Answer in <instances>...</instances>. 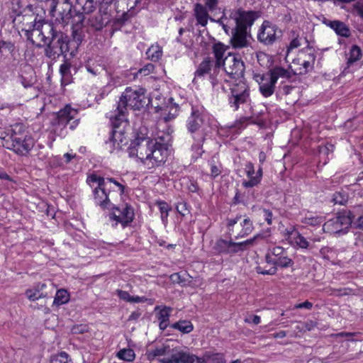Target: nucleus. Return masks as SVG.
Listing matches in <instances>:
<instances>
[{"mask_svg": "<svg viewBox=\"0 0 363 363\" xmlns=\"http://www.w3.org/2000/svg\"><path fill=\"white\" fill-rule=\"evenodd\" d=\"M267 73L272 77L276 83L279 78L290 79L294 74L291 69H286L279 66H276L274 68L270 69Z\"/></svg>", "mask_w": 363, "mask_h": 363, "instance_id": "obj_28", "label": "nucleus"}, {"mask_svg": "<svg viewBox=\"0 0 363 363\" xmlns=\"http://www.w3.org/2000/svg\"><path fill=\"white\" fill-rule=\"evenodd\" d=\"M362 57V50L357 45L352 46L350 50L349 57L347 58V67H350L354 62H357Z\"/></svg>", "mask_w": 363, "mask_h": 363, "instance_id": "obj_36", "label": "nucleus"}, {"mask_svg": "<svg viewBox=\"0 0 363 363\" xmlns=\"http://www.w3.org/2000/svg\"><path fill=\"white\" fill-rule=\"evenodd\" d=\"M77 110L72 108L69 106H66L54 115V118L51 121L53 127L63 128L67 125L69 128L73 130L79 124V119L77 118Z\"/></svg>", "mask_w": 363, "mask_h": 363, "instance_id": "obj_14", "label": "nucleus"}, {"mask_svg": "<svg viewBox=\"0 0 363 363\" xmlns=\"http://www.w3.org/2000/svg\"><path fill=\"white\" fill-rule=\"evenodd\" d=\"M174 350H175V348L171 349L169 345H164L155 348L150 352L149 356L152 357V358H157L159 362L163 363V359L168 360L170 359L171 354Z\"/></svg>", "mask_w": 363, "mask_h": 363, "instance_id": "obj_25", "label": "nucleus"}, {"mask_svg": "<svg viewBox=\"0 0 363 363\" xmlns=\"http://www.w3.org/2000/svg\"><path fill=\"white\" fill-rule=\"evenodd\" d=\"M272 257H281L284 253V248L281 247H274L269 250Z\"/></svg>", "mask_w": 363, "mask_h": 363, "instance_id": "obj_62", "label": "nucleus"}, {"mask_svg": "<svg viewBox=\"0 0 363 363\" xmlns=\"http://www.w3.org/2000/svg\"><path fill=\"white\" fill-rule=\"evenodd\" d=\"M155 69V66L152 63H148L143 68L138 70V73L144 76L148 75L152 73Z\"/></svg>", "mask_w": 363, "mask_h": 363, "instance_id": "obj_59", "label": "nucleus"}, {"mask_svg": "<svg viewBox=\"0 0 363 363\" xmlns=\"http://www.w3.org/2000/svg\"><path fill=\"white\" fill-rule=\"evenodd\" d=\"M50 363H72L67 353L62 352L52 357Z\"/></svg>", "mask_w": 363, "mask_h": 363, "instance_id": "obj_45", "label": "nucleus"}, {"mask_svg": "<svg viewBox=\"0 0 363 363\" xmlns=\"http://www.w3.org/2000/svg\"><path fill=\"white\" fill-rule=\"evenodd\" d=\"M116 294L121 299L127 302H131L132 296L128 292L118 289L116 290Z\"/></svg>", "mask_w": 363, "mask_h": 363, "instance_id": "obj_61", "label": "nucleus"}, {"mask_svg": "<svg viewBox=\"0 0 363 363\" xmlns=\"http://www.w3.org/2000/svg\"><path fill=\"white\" fill-rule=\"evenodd\" d=\"M218 1L219 0H204V6L210 12H213L218 9Z\"/></svg>", "mask_w": 363, "mask_h": 363, "instance_id": "obj_56", "label": "nucleus"}, {"mask_svg": "<svg viewBox=\"0 0 363 363\" xmlns=\"http://www.w3.org/2000/svg\"><path fill=\"white\" fill-rule=\"evenodd\" d=\"M228 233L233 235L235 239L245 238L254 230L253 223L246 215H237L227 219Z\"/></svg>", "mask_w": 363, "mask_h": 363, "instance_id": "obj_10", "label": "nucleus"}, {"mask_svg": "<svg viewBox=\"0 0 363 363\" xmlns=\"http://www.w3.org/2000/svg\"><path fill=\"white\" fill-rule=\"evenodd\" d=\"M52 23L45 21H35L28 26V28L22 29L26 39L37 48H42L52 30Z\"/></svg>", "mask_w": 363, "mask_h": 363, "instance_id": "obj_7", "label": "nucleus"}, {"mask_svg": "<svg viewBox=\"0 0 363 363\" xmlns=\"http://www.w3.org/2000/svg\"><path fill=\"white\" fill-rule=\"evenodd\" d=\"M228 105L233 111L242 108L246 114L252 113L250 89L243 80L230 85L227 94Z\"/></svg>", "mask_w": 363, "mask_h": 363, "instance_id": "obj_5", "label": "nucleus"}, {"mask_svg": "<svg viewBox=\"0 0 363 363\" xmlns=\"http://www.w3.org/2000/svg\"><path fill=\"white\" fill-rule=\"evenodd\" d=\"M206 137H199L198 138H192L194 140V142L191 145V151H192V158L194 160H197L200 158L203 153L204 152V150H203V145L204 141L206 140Z\"/></svg>", "mask_w": 363, "mask_h": 363, "instance_id": "obj_29", "label": "nucleus"}, {"mask_svg": "<svg viewBox=\"0 0 363 363\" xmlns=\"http://www.w3.org/2000/svg\"><path fill=\"white\" fill-rule=\"evenodd\" d=\"M229 21H230L228 19V18L226 17V16L225 14L223 15L222 17L220 18H219L218 20L214 19V21H213V22H216L220 26H221L223 29L224 30V31L226 33H228L229 30L233 28H231V26L233 25L230 24Z\"/></svg>", "mask_w": 363, "mask_h": 363, "instance_id": "obj_48", "label": "nucleus"}, {"mask_svg": "<svg viewBox=\"0 0 363 363\" xmlns=\"http://www.w3.org/2000/svg\"><path fill=\"white\" fill-rule=\"evenodd\" d=\"M245 171L247 177L249 178V180H251L252 178L255 177V171L254 164L251 162H247L245 165Z\"/></svg>", "mask_w": 363, "mask_h": 363, "instance_id": "obj_52", "label": "nucleus"}, {"mask_svg": "<svg viewBox=\"0 0 363 363\" xmlns=\"http://www.w3.org/2000/svg\"><path fill=\"white\" fill-rule=\"evenodd\" d=\"M110 188L108 184L99 188H94L93 190L94 199L96 205L100 206L102 209H111L113 203L111 202L108 192Z\"/></svg>", "mask_w": 363, "mask_h": 363, "instance_id": "obj_22", "label": "nucleus"}, {"mask_svg": "<svg viewBox=\"0 0 363 363\" xmlns=\"http://www.w3.org/2000/svg\"><path fill=\"white\" fill-rule=\"evenodd\" d=\"M221 69L214 65V61L211 57H206L199 64L194 73V83H196L199 79L208 76V79L213 87L218 85L222 82Z\"/></svg>", "mask_w": 363, "mask_h": 363, "instance_id": "obj_11", "label": "nucleus"}, {"mask_svg": "<svg viewBox=\"0 0 363 363\" xmlns=\"http://www.w3.org/2000/svg\"><path fill=\"white\" fill-rule=\"evenodd\" d=\"M238 51L236 52L240 53V57L242 58H245V60L247 59L248 57H250L253 54V48L251 46V50H248L247 48H237Z\"/></svg>", "mask_w": 363, "mask_h": 363, "instance_id": "obj_58", "label": "nucleus"}, {"mask_svg": "<svg viewBox=\"0 0 363 363\" xmlns=\"http://www.w3.org/2000/svg\"><path fill=\"white\" fill-rule=\"evenodd\" d=\"M335 32L340 36L347 37L350 35V30L347 26L340 21H330L327 23Z\"/></svg>", "mask_w": 363, "mask_h": 363, "instance_id": "obj_31", "label": "nucleus"}, {"mask_svg": "<svg viewBox=\"0 0 363 363\" xmlns=\"http://www.w3.org/2000/svg\"><path fill=\"white\" fill-rule=\"evenodd\" d=\"M210 12L206 6L201 4H196L194 9V15L196 20V24L205 27L208 20L213 21L214 19L210 17Z\"/></svg>", "mask_w": 363, "mask_h": 363, "instance_id": "obj_23", "label": "nucleus"}, {"mask_svg": "<svg viewBox=\"0 0 363 363\" xmlns=\"http://www.w3.org/2000/svg\"><path fill=\"white\" fill-rule=\"evenodd\" d=\"M262 165L259 164L258 169L255 172V177L252 178L251 180L244 181L242 182V186L245 188H252L257 186L262 180Z\"/></svg>", "mask_w": 363, "mask_h": 363, "instance_id": "obj_35", "label": "nucleus"}, {"mask_svg": "<svg viewBox=\"0 0 363 363\" xmlns=\"http://www.w3.org/2000/svg\"><path fill=\"white\" fill-rule=\"evenodd\" d=\"M146 55L149 60L157 62L162 55V48L158 45H152L147 49Z\"/></svg>", "mask_w": 363, "mask_h": 363, "instance_id": "obj_34", "label": "nucleus"}, {"mask_svg": "<svg viewBox=\"0 0 363 363\" xmlns=\"http://www.w3.org/2000/svg\"><path fill=\"white\" fill-rule=\"evenodd\" d=\"M323 222V218L317 216H313L311 213H308L303 218L302 223L310 225H318Z\"/></svg>", "mask_w": 363, "mask_h": 363, "instance_id": "obj_43", "label": "nucleus"}, {"mask_svg": "<svg viewBox=\"0 0 363 363\" xmlns=\"http://www.w3.org/2000/svg\"><path fill=\"white\" fill-rule=\"evenodd\" d=\"M177 211L182 215L184 216L188 210L186 208V203L182 202L179 203L176 206Z\"/></svg>", "mask_w": 363, "mask_h": 363, "instance_id": "obj_64", "label": "nucleus"}, {"mask_svg": "<svg viewBox=\"0 0 363 363\" xmlns=\"http://www.w3.org/2000/svg\"><path fill=\"white\" fill-rule=\"evenodd\" d=\"M266 258L268 262H272L275 265L277 270L283 269L291 266L293 263L292 260L286 257H272L269 253L267 255Z\"/></svg>", "mask_w": 363, "mask_h": 363, "instance_id": "obj_30", "label": "nucleus"}, {"mask_svg": "<svg viewBox=\"0 0 363 363\" xmlns=\"http://www.w3.org/2000/svg\"><path fill=\"white\" fill-rule=\"evenodd\" d=\"M349 195L347 191L341 189L333 194L331 202L334 204L345 205L348 201Z\"/></svg>", "mask_w": 363, "mask_h": 363, "instance_id": "obj_37", "label": "nucleus"}, {"mask_svg": "<svg viewBox=\"0 0 363 363\" xmlns=\"http://www.w3.org/2000/svg\"><path fill=\"white\" fill-rule=\"evenodd\" d=\"M223 70L232 79H240L243 77L245 65L240 52H229L222 64Z\"/></svg>", "mask_w": 363, "mask_h": 363, "instance_id": "obj_13", "label": "nucleus"}, {"mask_svg": "<svg viewBox=\"0 0 363 363\" xmlns=\"http://www.w3.org/2000/svg\"><path fill=\"white\" fill-rule=\"evenodd\" d=\"M253 79L258 84L259 91L264 97L268 98L273 95L277 83L267 72L254 74Z\"/></svg>", "mask_w": 363, "mask_h": 363, "instance_id": "obj_18", "label": "nucleus"}, {"mask_svg": "<svg viewBox=\"0 0 363 363\" xmlns=\"http://www.w3.org/2000/svg\"><path fill=\"white\" fill-rule=\"evenodd\" d=\"M53 11H57L61 16L63 23L67 24L76 16L74 5L72 6L70 0H60Z\"/></svg>", "mask_w": 363, "mask_h": 363, "instance_id": "obj_21", "label": "nucleus"}, {"mask_svg": "<svg viewBox=\"0 0 363 363\" xmlns=\"http://www.w3.org/2000/svg\"><path fill=\"white\" fill-rule=\"evenodd\" d=\"M26 294L28 298L30 301L37 300L43 296V294L40 293L39 289L35 291H33V290H27Z\"/></svg>", "mask_w": 363, "mask_h": 363, "instance_id": "obj_55", "label": "nucleus"}, {"mask_svg": "<svg viewBox=\"0 0 363 363\" xmlns=\"http://www.w3.org/2000/svg\"><path fill=\"white\" fill-rule=\"evenodd\" d=\"M210 167H211V177L212 178H216L219 176L222 173V164L219 162H215V161L212 160L210 162Z\"/></svg>", "mask_w": 363, "mask_h": 363, "instance_id": "obj_46", "label": "nucleus"}, {"mask_svg": "<svg viewBox=\"0 0 363 363\" xmlns=\"http://www.w3.org/2000/svg\"><path fill=\"white\" fill-rule=\"evenodd\" d=\"M172 328L183 333H189L194 330L193 324L188 320H179L174 323Z\"/></svg>", "mask_w": 363, "mask_h": 363, "instance_id": "obj_38", "label": "nucleus"}, {"mask_svg": "<svg viewBox=\"0 0 363 363\" xmlns=\"http://www.w3.org/2000/svg\"><path fill=\"white\" fill-rule=\"evenodd\" d=\"M295 241L297 245L301 248L306 249L309 246V243L307 240L301 234L297 235L296 238H295Z\"/></svg>", "mask_w": 363, "mask_h": 363, "instance_id": "obj_54", "label": "nucleus"}, {"mask_svg": "<svg viewBox=\"0 0 363 363\" xmlns=\"http://www.w3.org/2000/svg\"><path fill=\"white\" fill-rule=\"evenodd\" d=\"M179 275V284L182 286H186L191 282L193 277L190 274H180Z\"/></svg>", "mask_w": 363, "mask_h": 363, "instance_id": "obj_57", "label": "nucleus"}, {"mask_svg": "<svg viewBox=\"0 0 363 363\" xmlns=\"http://www.w3.org/2000/svg\"><path fill=\"white\" fill-rule=\"evenodd\" d=\"M76 12V16L74 17V20H72V36L73 40L77 44V45H80L84 38V26L83 22L84 21V14L85 13L82 12Z\"/></svg>", "mask_w": 363, "mask_h": 363, "instance_id": "obj_20", "label": "nucleus"}, {"mask_svg": "<svg viewBox=\"0 0 363 363\" xmlns=\"http://www.w3.org/2000/svg\"><path fill=\"white\" fill-rule=\"evenodd\" d=\"M257 17V13L252 11H244L241 9L230 11L229 18L235 24L231 29L232 36L230 40L234 49L247 48L248 50H251L250 34L247 30L251 28Z\"/></svg>", "mask_w": 363, "mask_h": 363, "instance_id": "obj_2", "label": "nucleus"}, {"mask_svg": "<svg viewBox=\"0 0 363 363\" xmlns=\"http://www.w3.org/2000/svg\"><path fill=\"white\" fill-rule=\"evenodd\" d=\"M60 73L62 77V82L67 84L71 82V64L65 61L60 67Z\"/></svg>", "mask_w": 363, "mask_h": 363, "instance_id": "obj_33", "label": "nucleus"}, {"mask_svg": "<svg viewBox=\"0 0 363 363\" xmlns=\"http://www.w3.org/2000/svg\"><path fill=\"white\" fill-rule=\"evenodd\" d=\"M261 238L257 235L253 238L243 242H235L232 240H227L222 238L218 239L214 245L213 250L218 254L234 255L247 250L252 246L254 242Z\"/></svg>", "mask_w": 363, "mask_h": 363, "instance_id": "obj_12", "label": "nucleus"}, {"mask_svg": "<svg viewBox=\"0 0 363 363\" xmlns=\"http://www.w3.org/2000/svg\"><path fill=\"white\" fill-rule=\"evenodd\" d=\"M128 150L129 155L138 157L147 169L161 166L169 155L167 146L154 139L132 142Z\"/></svg>", "mask_w": 363, "mask_h": 363, "instance_id": "obj_1", "label": "nucleus"}, {"mask_svg": "<svg viewBox=\"0 0 363 363\" xmlns=\"http://www.w3.org/2000/svg\"><path fill=\"white\" fill-rule=\"evenodd\" d=\"M300 41H301V39H299L298 38H294L291 41V43L289 44V46L287 48L286 57L288 56L289 52H290L291 50L294 49V48H297L298 47H299L301 45Z\"/></svg>", "mask_w": 363, "mask_h": 363, "instance_id": "obj_63", "label": "nucleus"}, {"mask_svg": "<svg viewBox=\"0 0 363 363\" xmlns=\"http://www.w3.org/2000/svg\"><path fill=\"white\" fill-rule=\"evenodd\" d=\"M89 330V327L86 324H79L74 325L72 329V333L73 334H82L85 332H87Z\"/></svg>", "mask_w": 363, "mask_h": 363, "instance_id": "obj_53", "label": "nucleus"}, {"mask_svg": "<svg viewBox=\"0 0 363 363\" xmlns=\"http://www.w3.org/2000/svg\"><path fill=\"white\" fill-rule=\"evenodd\" d=\"M125 143L126 141H124V140L122 138L121 133L114 130L111 137L106 142L105 145L106 149L108 150L111 153H113L121 150L122 145Z\"/></svg>", "mask_w": 363, "mask_h": 363, "instance_id": "obj_24", "label": "nucleus"}, {"mask_svg": "<svg viewBox=\"0 0 363 363\" xmlns=\"http://www.w3.org/2000/svg\"><path fill=\"white\" fill-rule=\"evenodd\" d=\"M117 357L125 361L132 362L135 359L134 351L131 349H123L117 353Z\"/></svg>", "mask_w": 363, "mask_h": 363, "instance_id": "obj_44", "label": "nucleus"}, {"mask_svg": "<svg viewBox=\"0 0 363 363\" xmlns=\"http://www.w3.org/2000/svg\"><path fill=\"white\" fill-rule=\"evenodd\" d=\"M69 300V295L65 289H59L57 291L53 303L60 306L67 303Z\"/></svg>", "mask_w": 363, "mask_h": 363, "instance_id": "obj_40", "label": "nucleus"}, {"mask_svg": "<svg viewBox=\"0 0 363 363\" xmlns=\"http://www.w3.org/2000/svg\"><path fill=\"white\" fill-rule=\"evenodd\" d=\"M227 47L222 43H216L213 44L212 51L214 55L215 62L214 65L218 67L220 69L222 67L223 63L224 55L226 52Z\"/></svg>", "mask_w": 363, "mask_h": 363, "instance_id": "obj_27", "label": "nucleus"}, {"mask_svg": "<svg viewBox=\"0 0 363 363\" xmlns=\"http://www.w3.org/2000/svg\"><path fill=\"white\" fill-rule=\"evenodd\" d=\"M67 35L60 29L58 25L53 23L52 30L44 44L45 56L52 60H57L69 51Z\"/></svg>", "mask_w": 363, "mask_h": 363, "instance_id": "obj_6", "label": "nucleus"}, {"mask_svg": "<svg viewBox=\"0 0 363 363\" xmlns=\"http://www.w3.org/2000/svg\"><path fill=\"white\" fill-rule=\"evenodd\" d=\"M111 209L114 210V211L110 215V218L116 220V225L120 223L125 228L134 219V210L130 204L123 203L117 207L113 204Z\"/></svg>", "mask_w": 363, "mask_h": 363, "instance_id": "obj_16", "label": "nucleus"}, {"mask_svg": "<svg viewBox=\"0 0 363 363\" xmlns=\"http://www.w3.org/2000/svg\"><path fill=\"white\" fill-rule=\"evenodd\" d=\"M355 213L357 214L360 213L356 220H352V223L354 227L361 230H363V206H359L356 208Z\"/></svg>", "mask_w": 363, "mask_h": 363, "instance_id": "obj_47", "label": "nucleus"}, {"mask_svg": "<svg viewBox=\"0 0 363 363\" xmlns=\"http://www.w3.org/2000/svg\"><path fill=\"white\" fill-rule=\"evenodd\" d=\"M13 50L14 45L11 42L0 40V70L5 67L6 59Z\"/></svg>", "mask_w": 363, "mask_h": 363, "instance_id": "obj_26", "label": "nucleus"}, {"mask_svg": "<svg viewBox=\"0 0 363 363\" xmlns=\"http://www.w3.org/2000/svg\"><path fill=\"white\" fill-rule=\"evenodd\" d=\"M203 358L177 348L172 351L169 359L162 360L163 363H203Z\"/></svg>", "mask_w": 363, "mask_h": 363, "instance_id": "obj_19", "label": "nucleus"}, {"mask_svg": "<svg viewBox=\"0 0 363 363\" xmlns=\"http://www.w3.org/2000/svg\"><path fill=\"white\" fill-rule=\"evenodd\" d=\"M151 139L147 137V129L145 127H140L135 133V139L133 142H140L142 140Z\"/></svg>", "mask_w": 363, "mask_h": 363, "instance_id": "obj_50", "label": "nucleus"}, {"mask_svg": "<svg viewBox=\"0 0 363 363\" xmlns=\"http://www.w3.org/2000/svg\"><path fill=\"white\" fill-rule=\"evenodd\" d=\"M281 31L277 26L268 21H264L257 33V40L264 45H272L279 38Z\"/></svg>", "mask_w": 363, "mask_h": 363, "instance_id": "obj_17", "label": "nucleus"}, {"mask_svg": "<svg viewBox=\"0 0 363 363\" xmlns=\"http://www.w3.org/2000/svg\"><path fill=\"white\" fill-rule=\"evenodd\" d=\"M297 60L301 63V67H291L294 74H305L313 68L315 60V50L313 47L307 45L298 52Z\"/></svg>", "mask_w": 363, "mask_h": 363, "instance_id": "obj_15", "label": "nucleus"}, {"mask_svg": "<svg viewBox=\"0 0 363 363\" xmlns=\"http://www.w3.org/2000/svg\"><path fill=\"white\" fill-rule=\"evenodd\" d=\"M147 102H149V99L146 96V90L144 88L127 87L120 97L116 113L110 116L111 119L115 118L112 121L113 125L116 127L119 122L125 120V113L128 108L139 110L144 107Z\"/></svg>", "mask_w": 363, "mask_h": 363, "instance_id": "obj_3", "label": "nucleus"}, {"mask_svg": "<svg viewBox=\"0 0 363 363\" xmlns=\"http://www.w3.org/2000/svg\"><path fill=\"white\" fill-rule=\"evenodd\" d=\"M186 127L191 138L207 137L211 132L208 117L194 108H192L191 116L187 120Z\"/></svg>", "mask_w": 363, "mask_h": 363, "instance_id": "obj_8", "label": "nucleus"}, {"mask_svg": "<svg viewBox=\"0 0 363 363\" xmlns=\"http://www.w3.org/2000/svg\"><path fill=\"white\" fill-rule=\"evenodd\" d=\"M354 215L350 211H342L323 224V229L330 234L344 235L351 227Z\"/></svg>", "mask_w": 363, "mask_h": 363, "instance_id": "obj_9", "label": "nucleus"}, {"mask_svg": "<svg viewBox=\"0 0 363 363\" xmlns=\"http://www.w3.org/2000/svg\"><path fill=\"white\" fill-rule=\"evenodd\" d=\"M157 204L161 213L162 222L163 224L166 225L167 223L169 211L171 210V208L167 202L163 201H157Z\"/></svg>", "mask_w": 363, "mask_h": 363, "instance_id": "obj_41", "label": "nucleus"}, {"mask_svg": "<svg viewBox=\"0 0 363 363\" xmlns=\"http://www.w3.org/2000/svg\"><path fill=\"white\" fill-rule=\"evenodd\" d=\"M155 311L160 310L157 313V318L159 321H169L170 313L172 311V308L167 306H164L163 308H160V306H156Z\"/></svg>", "mask_w": 363, "mask_h": 363, "instance_id": "obj_42", "label": "nucleus"}, {"mask_svg": "<svg viewBox=\"0 0 363 363\" xmlns=\"http://www.w3.org/2000/svg\"><path fill=\"white\" fill-rule=\"evenodd\" d=\"M296 90V87L291 85L284 84L281 86L278 90L277 95L280 97L287 96Z\"/></svg>", "mask_w": 363, "mask_h": 363, "instance_id": "obj_49", "label": "nucleus"}, {"mask_svg": "<svg viewBox=\"0 0 363 363\" xmlns=\"http://www.w3.org/2000/svg\"><path fill=\"white\" fill-rule=\"evenodd\" d=\"M86 182L91 187H94V189L99 188L101 186H104L106 184H108V182H106V179L94 174L89 175L87 177Z\"/></svg>", "mask_w": 363, "mask_h": 363, "instance_id": "obj_39", "label": "nucleus"}, {"mask_svg": "<svg viewBox=\"0 0 363 363\" xmlns=\"http://www.w3.org/2000/svg\"><path fill=\"white\" fill-rule=\"evenodd\" d=\"M86 71L92 74L93 76H97L105 69V66L99 63V62L89 60L85 65Z\"/></svg>", "mask_w": 363, "mask_h": 363, "instance_id": "obj_32", "label": "nucleus"}, {"mask_svg": "<svg viewBox=\"0 0 363 363\" xmlns=\"http://www.w3.org/2000/svg\"><path fill=\"white\" fill-rule=\"evenodd\" d=\"M106 182H108V187H110L111 183H113L115 186H116L118 188V190L120 191L121 194H123L125 191V186L124 185L121 184L118 182H117L114 178H107L106 179Z\"/></svg>", "mask_w": 363, "mask_h": 363, "instance_id": "obj_60", "label": "nucleus"}, {"mask_svg": "<svg viewBox=\"0 0 363 363\" xmlns=\"http://www.w3.org/2000/svg\"><path fill=\"white\" fill-rule=\"evenodd\" d=\"M334 150L333 145L327 143L325 146L320 147L319 153L320 157L328 156L330 153H332Z\"/></svg>", "mask_w": 363, "mask_h": 363, "instance_id": "obj_51", "label": "nucleus"}, {"mask_svg": "<svg viewBox=\"0 0 363 363\" xmlns=\"http://www.w3.org/2000/svg\"><path fill=\"white\" fill-rule=\"evenodd\" d=\"M11 130L12 133L9 139H4L3 146L13 150L17 155H27L34 147V138L28 134L21 123H16Z\"/></svg>", "mask_w": 363, "mask_h": 363, "instance_id": "obj_4", "label": "nucleus"}]
</instances>
